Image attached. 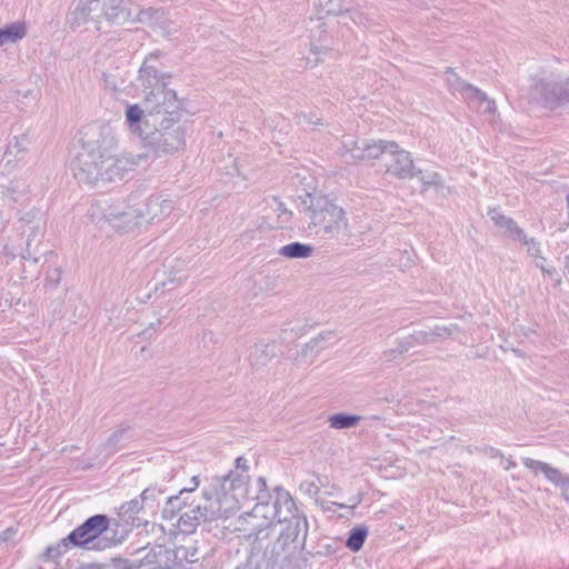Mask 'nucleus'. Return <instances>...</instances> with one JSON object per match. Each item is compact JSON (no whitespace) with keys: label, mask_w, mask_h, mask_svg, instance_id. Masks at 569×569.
Returning <instances> with one entry per match:
<instances>
[{"label":"nucleus","mask_w":569,"mask_h":569,"mask_svg":"<svg viewBox=\"0 0 569 569\" xmlns=\"http://www.w3.org/2000/svg\"><path fill=\"white\" fill-rule=\"evenodd\" d=\"M161 56L157 50L146 57L139 69L143 88L141 103L127 104L128 130L156 154H174L186 146V129L180 124L182 102L167 87L171 76L153 63Z\"/></svg>","instance_id":"1"},{"label":"nucleus","mask_w":569,"mask_h":569,"mask_svg":"<svg viewBox=\"0 0 569 569\" xmlns=\"http://www.w3.org/2000/svg\"><path fill=\"white\" fill-rule=\"evenodd\" d=\"M143 152L117 153L118 140L108 127L91 128L81 139V149L70 161V170L79 183L91 187L104 186L121 180L149 159L156 160L167 154H156L142 144Z\"/></svg>","instance_id":"2"},{"label":"nucleus","mask_w":569,"mask_h":569,"mask_svg":"<svg viewBox=\"0 0 569 569\" xmlns=\"http://www.w3.org/2000/svg\"><path fill=\"white\" fill-rule=\"evenodd\" d=\"M247 497V477L231 472L213 477L203 491L204 503L197 505L179 517V526L184 532H193L201 522L227 519L240 509V501Z\"/></svg>","instance_id":"3"},{"label":"nucleus","mask_w":569,"mask_h":569,"mask_svg":"<svg viewBox=\"0 0 569 569\" xmlns=\"http://www.w3.org/2000/svg\"><path fill=\"white\" fill-rule=\"evenodd\" d=\"M308 229L325 240H345L350 238L347 212L328 196L311 197L305 210Z\"/></svg>","instance_id":"4"},{"label":"nucleus","mask_w":569,"mask_h":569,"mask_svg":"<svg viewBox=\"0 0 569 569\" xmlns=\"http://www.w3.org/2000/svg\"><path fill=\"white\" fill-rule=\"evenodd\" d=\"M89 214L94 222L104 221L121 233L133 231L141 224L137 208L132 206L120 207L97 202L91 206Z\"/></svg>","instance_id":"5"},{"label":"nucleus","mask_w":569,"mask_h":569,"mask_svg":"<svg viewBox=\"0 0 569 569\" xmlns=\"http://www.w3.org/2000/svg\"><path fill=\"white\" fill-rule=\"evenodd\" d=\"M109 525L110 521L106 515L91 516L67 536L68 542L74 547L94 550L108 548L111 541L101 539L100 536L108 530Z\"/></svg>","instance_id":"6"},{"label":"nucleus","mask_w":569,"mask_h":569,"mask_svg":"<svg viewBox=\"0 0 569 569\" xmlns=\"http://www.w3.org/2000/svg\"><path fill=\"white\" fill-rule=\"evenodd\" d=\"M530 99L547 108L557 109L569 103V77L559 80L539 79L530 88Z\"/></svg>","instance_id":"7"},{"label":"nucleus","mask_w":569,"mask_h":569,"mask_svg":"<svg viewBox=\"0 0 569 569\" xmlns=\"http://www.w3.org/2000/svg\"><path fill=\"white\" fill-rule=\"evenodd\" d=\"M101 16L111 23L122 24L126 22H142L151 23L158 20L162 12L158 9L148 8L140 9L139 7L129 8L124 6L123 0H109L108 3H102Z\"/></svg>","instance_id":"8"},{"label":"nucleus","mask_w":569,"mask_h":569,"mask_svg":"<svg viewBox=\"0 0 569 569\" xmlns=\"http://www.w3.org/2000/svg\"><path fill=\"white\" fill-rule=\"evenodd\" d=\"M101 13V0H78L69 11L67 21L72 28H77L94 20L97 30H100Z\"/></svg>","instance_id":"9"},{"label":"nucleus","mask_w":569,"mask_h":569,"mask_svg":"<svg viewBox=\"0 0 569 569\" xmlns=\"http://www.w3.org/2000/svg\"><path fill=\"white\" fill-rule=\"evenodd\" d=\"M136 208L141 223H152L168 217L173 210V202L161 194H152L141 206Z\"/></svg>","instance_id":"10"},{"label":"nucleus","mask_w":569,"mask_h":569,"mask_svg":"<svg viewBox=\"0 0 569 569\" xmlns=\"http://www.w3.org/2000/svg\"><path fill=\"white\" fill-rule=\"evenodd\" d=\"M287 522L288 525L281 531L277 540V545L280 546L282 550H284L289 545H293V549L302 547L308 532L307 519L305 517L295 516Z\"/></svg>","instance_id":"11"},{"label":"nucleus","mask_w":569,"mask_h":569,"mask_svg":"<svg viewBox=\"0 0 569 569\" xmlns=\"http://www.w3.org/2000/svg\"><path fill=\"white\" fill-rule=\"evenodd\" d=\"M391 157L387 163V171L399 179L412 178L415 176L413 160L408 151L400 149L396 143V148H389L388 153Z\"/></svg>","instance_id":"12"},{"label":"nucleus","mask_w":569,"mask_h":569,"mask_svg":"<svg viewBox=\"0 0 569 569\" xmlns=\"http://www.w3.org/2000/svg\"><path fill=\"white\" fill-rule=\"evenodd\" d=\"M272 509L273 512L271 519L279 523L286 522L291 519V517L297 516V507L295 500L287 490L280 487L274 489V501Z\"/></svg>","instance_id":"13"},{"label":"nucleus","mask_w":569,"mask_h":569,"mask_svg":"<svg viewBox=\"0 0 569 569\" xmlns=\"http://www.w3.org/2000/svg\"><path fill=\"white\" fill-rule=\"evenodd\" d=\"M488 216L495 226L501 230L502 234L511 240L525 239V231L517 224V222L505 216L499 208H490Z\"/></svg>","instance_id":"14"},{"label":"nucleus","mask_w":569,"mask_h":569,"mask_svg":"<svg viewBox=\"0 0 569 569\" xmlns=\"http://www.w3.org/2000/svg\"><path fill=\"white\" fill-rule=\"evenodd\" d=\"M465 100L470 108L476 109L479 113L492 114L496 112L495 101L490 99L486 92L475 86L468 89V94Z\"/></svg>","instance_id":"15"},{"label":"nucleus","mask_w":569,"mask_h":569,"mask_svg":"<svg viewBox=\"0 0 569 569\" xmlns=\"http://www.w3.org/2000/svg\"><path fill=\"white\" fill-rule=\"evenodd\" d=\"M274 345L269 342L256 343L249 353L252 367H263L274 357Z\"/></svg>","instance_id":"16"},{"label":"nucleus","mask_w":569,"mask_h":569,"mask_svg":"<svg viewBox=\"0 0 569 569\" xmlns=\"http://www.w3.org/2000/svg\"><path fill=\"white\" fill-rule=\"evenodd\" d=\"M389 148H396L395 141L386 140H363L362 151L363 160L378 159L381 154L388 153Z\"/></svg>","instance_id":"17"},{"label":"nucleus","mask_w":569,"mask_h":569,"mask_svg":"<svg viewBox=\"0 0 569 569\" xmlns=\"http://www.w3.org/2000/svg\"><path fill=\"white\" fill-rule=\"evenodd\" d=\"M315 248L311 244L291 242L279 249V254L289 259H307L312 256Z\"/></svg>","instance_id":"18"},{"label":"nucleus","mask_w":569,"mask_h":569,"mask_svg":"<svg viewBox=\"0 0 569 569\" xmlns=\"http://www.w3.org/2000/svg\"><path fill=\"white\" fill-rule=\"evenodd\" d=\"M522 463L530 469L535 475L538 472L543 473V476L550 481H555L556 477H559V469L551 467L547 462L535 460L532 458H522Z\"/></svg>","instance_id":"19"},{"label":"nucleus","mask_w":569,"mask_h":569,"mask_svg":"<svg viewBox=\"0 0 569 569\" xmlns=\"http://www.w3.org/2000/svg\"><path fill=\"white\" fill-rule=\"evenodd\" d=\"M26 36V27L22 23L16 22L0 29V47L14 43Z\"/></svg>","instance_id":"20"},{"label":"nucleus","mask_w":569,"mask_h":569,"mask_svg":"<svg viewBox=\"0 0 569 569\" xmlns=\"http://www.w3.org/2000/svg\"><path fill=\"white\" fill-rule=\"evenodd\" d=\"M361 421V417L350 413H336L328 418L329 427L337 430L350 429Z\"/></svg>","instance_id":"21"},{"label":"nucleus","mask_w":569,"mask_h":569,"mask_svg":"<svg viewBox=\"0 0 569 569\" xmlns=\"http://www.w3.org/2000/svg\"><path fill=\"white\" fill-rule=\"evenodd\" d=\"M148 490H143L139 498H134L128 502H124L120 507V515L126 521H133L134 516L138 515L143 508V501L147 499Z\"/></svg>","instance_id":"22"},{"label":"nucleus","mask_w":569,"mask_h":569,"mask_svg":"<svg viewBox=\"0 0 569 569\" xmlns=\"http://www.w3.org/2000/svg\"><path fill=\"white\" fill-rule=\"evenodd\" d=\"M446 82L451 92H459L463 98L468 94V89L472 88V84L461 79L451 68L446 70Z\"/></svg>","instance_id":"23"},{"label":"nucleus","mask_w":569,"mask_h":569,"mask_svg":"<svg viewBox=\"0 0 569 569\" xmlns=\"http://www.w3.org/2000/svg\"><path fill=\"white\" fill-rule=\"evenodd\" d=\"M365 139H355L351 136H347L342 140V148L345 154H350L353 160H363L362 143Z\"/></svg>","instance_id":"24"},{"label":"nucleus","mask_w":569,"mask_h":569,"mask_svg":"<svg viewBox=\"0 0 569 569\" xmlns=\"http://www.w3.org/2000/svg\"><path fill=\"white\" fill-rule=\"evenodd\" d=\"M331 336V332H328V333H320L318 335L317 337H315L313 339H311L308 343L305 345V347L302 348L301 350V356L302 357H308L310 356L311 359L309 361V363H311L313 361V358L317 356V353L326 348L322 342L329 337Z\"/></svg>","instance_id":"25"},{"label":"nucleus","mask_w":569,"mask_h":569,"mask_svg":"<svg viewBox=\"0 0 569 569\" xmlns=\"http://www.w3.org/2000/svg\"><path fill=\"white\" fill-rule=\"evenodd\" d=\"M368 535L367 528L356 527L350 531L347 539V547L352 551H358L362 548L366 537Z\"/></svg>","instance_id":"26"},{"label":"nucleus","mask_w":569,"mask_h":569,"mask_svg":"<svg viewBox=\"0 0 569 569\" xmlns=\"http://www.w3.org/2000/svg\"><path fill=\"white\" fill-rule=\"evenodd\" d=\"M61 279V269L56 261L49 263L46 270L44 289L49 290L54 288Z\"/></svg>","instance_id":"27"},{"label":"nucleus","mask_w":569,"mask_h":569,"mask_svg":"<svg viewBox=\"0 0 569 569\" xmlns=\"http://www.w3.org/2000/svg\"><path fill=\"white\" fill-rule=\"evenodd\" d=\"M517 241L521 242L527 248V253L536 259L545 260V258L540 254V244L533 238H528L525 233V239H518Z\"/></svg>","instance_id":"28"},{"label":"nucleus","mask_w":569,"mask_h":569,"mask_svg":"<svg viewBox=\"0 0 569 569\" xmlns=\"http://www.w3.org/2000/svg\"><path fill=\"white\" fill-rule=\"evenodd\" d=\"M413 345H427L430 342H435L437 340L436 335L433 333V329L430 331H416L412 335H410Z\"/></svg>","instance_id":"29"},{"label":"nucleus","mask_w":569,"mask_h":569,"mask_svg":"<svg viewBox=\"0 0 569 569\" xmlns=\"http://www.w3.org/2000/svg\"><path fill=\"white\" fill-rule=\"evenodd\" d=\"M68 545L69 542L68 539L66 538L57 546L48 547L43 552V557L47 559H56L67 551Z\"/></svg>","instance_id":"30"},{"label":"nucleus","mask_w":569,"mask_h":569,"mask_svg":"<svg viewBox=\"0 0 569 569\" xmlns=\"http://www.w3.org/2000/svg\"><path fill=\"white\" fill-rule=\"evenodd\" d=\"M422 183V191L428 190L430 187H441L442 178L438 172H431L420 178Z\"/></svg>","instance_id":"31"},{"label":"nucleus","mask_w":569,"mask_h":569,"mask_svg":"<svg viewBox=\"0 0 569 569\" xmlns=\"http://www.w3.org/2000/svg\"><path fill=\"white\" fill-rule=\"evenodd\" d=\"M551 483L561 490L563 498L569 502V476L559 471V477Z\"/></svg>","instance_id":"32"},{"label":"nucleus","mask_w":569,"mask_h":569,"mask_svg":"<svg viewBox=\"0 0 569 569\" xmlns=\"http://www.w3.org/2000/svg\"><path fill=\"white\" fill-rule=\"evenodd\" d=\"M300 490L309 496L310 498H316L320 492V486L316 480H305L300 483Z\"/></svg>","instance_id":"33"},{"label":"nucleus","mask_w":569,"mask_h":569,"mask_svg":"<svg viewBox=\"0 0 569 569\" xmlns=\"http://www.w3.org/2000/svg\"><path fill=\"white\" fill-rule=\"evenodd\" d=\"M129 433V429H119L117 431H114L110 438L108 439L107 441V446L113 448L114 450H117V447L118 445L122 441V440H128L130 437L128 436Z\"/></svg>","instance_id":"34"},{"label":"nucleus","mask_w":569,"mask_h":569,"mask_svg":"<svg viewBox=\"0 0 569 569\" xmlns=\"http://www.w3.org/2000/svg\"><path fill=\"white\" fill-rule=\"evenodd\" d=\"M412 347H415V345H413L411 337L409 336L406 339L398 341L397 347L395 349L389 350L388 353L390 356H393L396 353L402 355V353L407 352Z\"/></svg>","instance_id":"35"},{"label":"nucleus","mask_w":569,"mask_h":569,"mask_svg":"<svg viewBox=\"0 0 569 569\" xmlns=\"http://www.w3.org/2000/svg\"><path fill=\"white\" fill-rule=\"evenodd\" d=\"M459 330L457 325H450V326H436L433 328V333L436 335L437 339L445 337V336H451L455 332Z\"/></svg>","instance_id":"36"},{"label":"nucleus","mask_w":569,"mask_h":569,"mask_svg":"<svg viewBox=\"0 0 569 569\" xmlns=\"http://www.w3.org/2000/svg\"><path fill=\"white\" fill-rule=\"evenodd\" d=\"M236 469L237 470L229 471L228 475H230L231 472H237V473L243 475L244 477H247V487H248L249 486V476L247 475V471H248L247 460L242 457H238L236 459Z\"/></svg>","instance_id":"37"},{"label":"nucleus","mask_w":569,"mask_h":569,"mask_svg":"<svg viewBox=\"0 0 569 569\" xmlns=\"http://www.w3.org/2000/svg\"><path fill=\"white\" fill-rule=\"evenodd\" d=\"M345 11H346V9L343 8L342 0H329L328 13L339 16V14L343 13Z\"/></svg>","instance_id":"38"},{"label":"nucleus","mask_w":569,"mask_h":569,"mask_svg":"<svg viewBox=\"0 0 569 569\" xmlns=\"http://www.w3.org/2000/svg\"><path fill=\"white\" fill-rule=\"evenodd\" d=\"M17 530L12 527L7 528L4 531L0 533V546L7 545L8 542L12 541L16 537Z\"/></svg>","instance_id":"39"},{"label":"nucleus","mask_w":569,"mask_h":569,"mask_svg":"<svg viewBox=\"0 0 569 569\" xmlns=\"http://www.w3.org/2000/svg\"><path fill=\"white\" fill-rule=\"evenodd\" d=\"M543 274H547L549 276L552 280H555L557 283H560L561 282V279L560 277L558 276V272L556 270L555 267H547L546 269H543Z\"/></svg>","instance_id":"40"},{"label":"nucleus","mask_w":569,"mask_h":569,"mask_svg":"<svg viewBox=\"0 0 569 569\" xmlns=\"http://www.w3.org/2000/svg\"><path fill=\"white\" fill-rule=\"evenodd\" d=\"M257 482H258V485H259V487H260V491H266V493L260 495V496H258L257 498H258L259 500H263V498L268 496V493H267V482H266V479H264V478H262V477H260V478H258Z\"/></svg>","instance_id":"41"},{"label":"nucleus","mask_w":569,"mask_h":569,"mask_svg":"<svg viewBox=\"0 0 569 569\" xmlns=\"http://www.w3.org/2000/svg\"><path fill=\"white\" fill-rule=\"evenodd\" d=\"M191 482H192V487L191 488H184L180 491V495H182L183 492H191L193 490H196L199 486V478L197 476H193L192 479H191Z\"/></svg>","instance_id":"42"},{"label":"nucleus","mask_w":569,"mask_h":569,"mask_svg":"<svg viewBox=\"0 0 569 569\" xmlns=\"http://www.w3.org/2000/svg\"><path fill=\"white\" fill-rule=\"evenodd\" d=\"M302 119L305 122L310 123V124H319L320 123V119L317 118L316 116L302 114Z\"/></svg>","instance_id":"43"},{"label":"nucleus","mask_w":569,"mask_h":569,"mask_svg":"<svg viewBox=\"0 0 569 569\" xmlns=\"http://www.w3.org/2000/svg\"><path fill=\"white\" fill-rule=\"evenodd\" d=\"M28 230H29V233H28L27 247H30V237H31V236H32V233H33V227H32V226H29V227H28ZM27 254H28L29 257H31V254H32L29 248H27Z\"/></svg>","instance_id":"44"},{"label":"nucleus","mask_w":569,"mask_h":569,"mask_svg":"<svg viewBox=\"0 0 569 569\" xmlns=\"http://www.w3.org/2000/svg\"><path fill=\"white\" fill-rule=\"evenodd\" d=\"M545 260H540V259H536L535 260V264L537 268H539L542 272H543V269H546L548 266L545 264Z\"/></svg>","instance_id":"45"},{"label":"nucleus","mask_w":569,"mask_h":569,"mask_svg":"<svg viewBox=\"0 0 569 569\" xmlns=\"http://www.w3.org/2000/svg\"><path fill=\"white\" fill-rule=\"evenodd\" d=\"M170 505L172 506H176L177 503L180 502V497H171L169 498V501H168Z\"/></svg>","instance_id":"46"},{"label":"nucleus","mask_w":569,"mask_h":569,"mask_svg":"<svg viewBox=\"0 0 569 569\" xmlns=\"http://www.w3.org/2000/svg\"><path fill=\"white\" fill-rule=\"evenodd\" d=\"M106 83L113 91H116L118 89L117 84L113 81L109 82L108 79H106Z\"/></svg>","instance_id":"47"},{"label":"nucleus","mask_w":569,"mask_h":569,"mask_svg":"<svg viewBox=\"0 0 569 569\" xmlns=\"http://www.w3.org/2000/svg\"><path fill=\"white\" fill-rule=\"evenodd\" d=\"M177 29L173 30H163L162 36L170 37L171 34L176 33Z\"/></svg>","instance_id":"48"},{"label":"nucleus","mask_w":569,"mask_h":569,"mask_svg":"<svg viewBox=\"0 0 569 569\" xmlns=\"http://www.w3.org/2000/svg\"><path fill=\"white\" fill-rule=\"evenodd\" d=\"M160 325H161V320L158 319L157 322L150 325V329L154 330Z\"/></svg>","instance_id":"49"},{"label":"nucleus","mask_w":569,"mask_h":569,"mask_svg":"<svg viewBox=\"0 0 569 569\" xmlns=\"http://www.w3.org/2000/svg\"><path fill=\"white\" fill-rule=\"evenodd\" d=\"M515 466H516V462H515V461H512V460H508V465H507L506 469H511V468H513Z\"/></svg>","instance_id":"50"},{"label":"nucleus","mask_w":569,"mask_h":569,"mask_svg":"<svg viewBox=\"0 0 569 569\" xmlns=\"http://www.w3.org/2000/svg\"><path fill=\"white\" fill-rule=\"evenodd\" d=\"M565 268H566V270H567V271H568V273H569V254L566 257Z\"/></svg>","instance_id":"51"},{"label":"nucleus","mask_w":569,"mask_h":569,"mask_svg":"<svg viewBox=\"0 0 569 569\" xmlns=\"http://www.w3.org/2000/svg\"><path fill=\"white\" fill-rule=\"evenodd\" d=\"M49 256H50V260H49V261H51V260H53V259H57V256H56L54 253H52V252H50V254H49Z\"/></svg>","instance_id":"52"},{"label":"nucleus","mask_w":569,"mask_h":569,"mask_svg":"<svg viewBox=\"0 0 569 569\" xmlns=\"http://www.w3.org/2000/svg\"><path fill=\"white\" fill-rule=\"evenodd\" d=\"M143 335H144V336H148L149 338L151 337V335H149V329H146V330L143 331Z\"/></svg>","instance_id":"53"}]
</instances>
